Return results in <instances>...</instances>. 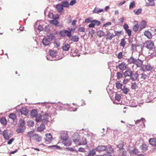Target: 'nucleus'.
Returning <instances> with one entry per match:
<instances>
[{"mask_svg": "<svg viewBox=\"0 0 156 156\" xmlns=\"http://www.w3.org/2000/svg\"><path fill=\"white\" fill-rule=\"evenodd\" d=\"M145 44V47L149 50H151L154 46L153 42L151 40L146 41Z\"/></svg>", "mask_w": 156, "mask_h": 156, "instance_id": "nucleus-1", "label": "nucleus"}, {"mask_svg": "<svg viewBox=\"0 0 156 156\" xmlns=\"http://www.w3.org/2000/svg\"><path fill=\"white\" fill-rule=\"evenodd\" d=\"M60 137L62 140L64 141H66L68 138L67 132L65 131L62 132L61 134Z\"/></svg>", "mask_w": 156, "mask_h": 156, "instance_id": "nucleus-2", "label": "nucleus"}, {"mask_svg": "<svg viewBox=\"0 0 156 156\" xmlns=\"http://www.w3.org/2000/svg\"><path fill=\"white\" fill-rule=\"evenodd\" d=\"M116 69L119 68L120 70L123 71L126 69L127 65L125 62H122L121 64H119L118 66H116Z\"/></svg>", "mask_w": 156, "mask_h": 156, "instance_id": "nucleus-3", "label": "nucleus"}, {"mask_svg": "<svg viewBox=\"0 0 156 156\" xmlns=\"http://www.w3.org/2000/svg\"><path fill=\"white\" fill-rule=\"evenodd\" d=\"M106 150L108 151L107 149V146L105 145H98L96 148V150L98 151H103Z\"/></svg>", "mask_w": 156, "mask_h": 156, "instance_id": "nucleus-4", "label": "nucleus"}, {"mask_svg": "<svg viewBox=\"0 0 156 156\" xmlns=\"http://www.w3.org/2000/svg\"><path fill=\"white\" fill-rule=\"evenodd\" d=\"M138 76L139 74L135 72L133 73V72L130 76V79L131 80L133 81H134L137 80Z\"/></svg>", "mask_w": 156, "mask_h": 156, "instance_id": "nucleus-5", "label": "nucleus"}, {"mask_svg": "<svg viewBox=\"0 0 156 156\" xmlns=\"http://www.w3.org/2000/svg\"><path fill=\"white\" fill-rule=\"evenodd\" d=\"M143 63V61L142 60L139 58H136L133 64H135L137 67H140L142 66Z\"/></svg>", "mask_w": 156, "mask_h": 156, "instance_id": "nucleus-6", "label": "nucleus"}, {"mask_svg": "<svg viewBox=\"0 0 156 156\" xmlns=\"http://www.w3.org/2000/svg\"><path fill=\"white\" fill-rule=\"evenodd\" d=\"M19 111L22 114L25 115H27L29 112V110L25 107H22L21 108L19 109Z\"/></svg>", "mask_w": 156, "mask_h": 156, "instance_id": "nucleus-7", "label": "nucleus"}, {"mask_svg": "<svg viewBox=\"0 0 156 156\" xmlns=\"http://www.w3.org/2000/svg\"><path fill=\"white\" fill-rule=\"evenodd\" d=\"M114 37V35L113 33H111L109 32H108L105 35V37L107 40H111L113 37Z\"/></svg>", "mask_w": 156, "mask_h": 156, "instance_id": "nucleus-8", "label": "nucleus"}, {"mask_svg": "<svg viewBox=\"0 0 156 156\" xmlns=\"http://www.w3.org/2000/svg\"><path fill=\"white\" fill-rule=\"evenodd\" d=\"M133 71L130 69H127L123 73V75L125 77L127 76L130 77Z\"/></svg>", "mask_w": 156, "mask_h": 156, "instance_id": "nucleus-9", "label": "nucleus"}, {"mask_svg": "<svg viewBox=\"0 0 156 156\" xmlns=\"http://www.w3.org/2000/svg\"><path fill=\"white\" fill-rule=\"evenodd\" d=\"M38 114L37 111L36 110L33 109L30 112V116L31 117L34 118L36 117V115Z\"/></svg>", "mask_w": 156, "mask_h": 156, "instance_id": "nucleus-10", "label": "nucleus"}, {"mask_svg": "<svg viewBox=\"0 0 156 156\" xmlns=\"http://www.w3.org/2000/svg\"><path fill=\"white\" fill-rule=\"evenodd\" d=\"M147 22L145 20H142L140 24V29L141 30L144 28L146 26Z\"/></svg>", "mask_w": 156, "mask_h": 156, "instance_id": "nucleus-11", "label": "nucleus"}, {"mask_svg": "<svg viewBox=\"0 0 156 156\" xmlns=\"http://www.w3.org/2000/svg\"><path fill=\"white\" fill-rule=\"evenodd\" d=\"M150 144L152 146L156 147V138H150L149 140Z\"/></svg>", "mask_w": 156, "mask_h": 156, "instance_id": "nucleus-12", "label": "nucleus"}, {"mask_svg": "<svg viewBox=\"0 0 156 156\" xmlns=\"http://www.w3.org/2000/svg\"><path fill=\"white\" fill-rule=\"evenodd\" d=\"M42 42L44 45L46 46L49 44L50 43V41L48 38H47L44 37L43 39Z\"/></svg>", "mask_w": 156, "mask_h": 156, "instance_id": "nucleus-13", "label": "nucleus"}, {"mask_svg": "<svg viewBox=\"0 0 156 156\" xmlns=\"http://www.w3.org/2000/svg\"><path fill=\"white\" fill-rule=\"evenodd\" d=\"M143 66H145L146 70L148 71H151L154 68V66H151L150 64H147V65H144Z\"/></svg>", "mask_w": 156, "mask_h": 156, "instance_id": "nucleus-14", "label": "nucleus"}, {"mask_svg": "<svg viewBox=\"0 0 156 156\" xmlns=\"http://www.w3.org/2000/svg\"><path fill=\"white\" fill-rule=\"evenodd\" d=\"M52 136L51 133H47L46 134V137L45 138V140L46 141L49 142L52 140Z\"/></svg>", "mask_w": 156, "mask_h": 156, "instance_id": "nucleus-15", "label": "nucleus"}, {"mask_svg": "<svg viewBox=\"0 0 156 156\" xmlns=\"http://www.w3.org/2000/svg\"><path fill=\"white\" fill-rule=\"evenodd\" d=\"M148 146L147 144H143L140 146V148L141 149L142 151L144 152L148 150Z\"/></svg>", "mask_w": 156, "mask_h": 156, "instance_id": "nucleus-16", "label": "nucleus"}, {"mask_svg": "<svg viewBox=\"0 0 156 156\" xmlns=\"http://www.w3.org/2000/svg\"><path fill=\"white\" fill-rule=\"evenodd\" d=\"M71 41L73 42H77L79 41V36L77 35H73L71 37Z\"/></svg>", "mask_w": 156, "mask_h": 156, "instance_id": "nucleus-17", "label": "nucleus"}, {"mask_svg": "<svg viewBox=\"0 0 156 156\" xmlns=\"http://www.w3.org/2000/svg\"><path fill=\"white\" fill-rule=\"evenodd\" d=\"M144 35H145L147 38L149 39H150L152 38V35L151 32L147 30L145 31L144 32Z\"/></svg>", "mask_w": 156, "mask_h": 156, "instance_id": "nucleus-18", "label": "nucleus"}, {"mask_svg": "<svg viewBox=\"0 0 156 156\" xmlns=\"http://www.w3.org/2000/svg\"><path fill=\"white\" fill-rule=\"evenodd\" d=\"M67 105V104H60L59 105H58L57 107L60 110H64L66 109V108L65 107Z\"/></svg>", "mask_w": 156, "mask_h": 156, "instance_id": "nucleus-19", "label": "nucleus"}, {"mask_svg": "<svg viewBox=\"0 0 156 156\" xmlns=\"http://www.w3.org/2000/svg\"><path fill=\"white\" fill-rule=\"evenodd\" d=\"M35 121L37 122L41 121L42 120V115L40 114H37L36 117H35Z\"/></svg>", "mask_w": 156, "mask_h": 156, "instance_id": "nucleus-20", "label": "nucleus"}, {"mask_svg": "<svg viewBox=\"0 0 156 156\" xmlns=\"http://www.w3.org/2000/svg\"><path fill=\"white\" fill-rule=\"evenodd\" d=\"M56 8L58 12H61L63 9V7L61 4H58L56 5Z\"/></svg>", "mask_w": 156, "mask_h": 156, "instance_id": "nucleus-21", "label": "nucleus"}, {"mask_svg": "<svg viewBox=\"0 0 156 156\" xmlns=\"http://www.w3.org/2000/svg\"><path fill=\"white\" fill-rule=\"evenodd\" d=\"M3 136L6 140H8L9 139V137L8 134L6 130H4L2 133Z\"/></svg>", "mask_w": 156, "mask_h": 156, "instance_id": "nucleus-22", "label": "nucleus"}, {"mask_svg": "<svg viewBox=\"0 0 156 156\" xmlns=\"http://www.w3.org/2000/svg\"><path fill=\"white\" fill-rule=\"evenodd\" d=\"M47 59L48 60L50 61H55V60H58L60 59V58H55V57H51L49 55H47L46 56Z\"/></svg>", "mask_w": 156, "mask_h": 156, "instance_id": "nucleus-23", "label": "nucleus"}, {"mask_svg": "<svg viewBox=\"0 0 156 156\" xmlns=\"http://www.w3.org/2000/svg\"><path fill=\"white\" fill-rule=\"evenodd\" d=\"M70 47V46L68 44H65L62 47V48L63 51H67L69 50Z\"/></svg>", "mask_w": 156, "mask_h": 156, "instance_id": "nucleus-24", "label": "nucleus"}, {"mask_svg": "<svg viewBox=\"0 0 156 156\" xmlns=\"http://www.w3.org/2000/svg\"><path fill=\"white\" fill-rule=\"evenodd\" d=\"M49 53V55L52 57H55V58H57L56 57V51L52 50H50Z\"/></svg>", "mask_w": 156, "mask_h": 156, "instance_id": "nucleus-25", "label": "nucleus"}, {"mask_svg": "<svg viewBox=\"0 0 156 156\" xmlns=\"http://www.w3.org/2000/svg\"><path fill=\"white\" fill-rule=\"evenodd\" d=\"M136 58H134L133 56H132L129 58L128 59L127 61L130 64H134Z\"/></svg>", "mask_w": 156, "mask_h": 156, "instance_id": "nucleus-26", "label": "nucleus"}, {"mask_svg": "<svg viewBox=\"0 0 156 156\" xmlns=\"http://www.w3.org/2000/svg\"><path fill=\"white\" fill-rule=\"evenodd\" d=\"M23 127H19L16 130V132L18 133H22L24 132L25 129Z\"/></svg>", "mask_w": 156, "mask_h": 156, "instance_id": "nucleus-27", "label": "nucleus"}, {"mask_svg": "<svg viewBox=\"0 0 156 156\" xmlns=\"http://www.w3.org/2000/svg\"><path fill=\"white\" fill-rule=\"evenodd\" d=\"M109 149V151H110V152H107L106 154H105L103 155L104 156H112L111 153L113 152V149L111 147H110Z\"/></svg>", "mask_w": 156, "mask_h": 156, "instance_id": "nucleus-28", "label": "nucleus"}, {"mask_svg": "<svg viewBox=\"0 0 156 156\" xmlns=\"http://www.w3.org/2000/svg\"><path fill=\"white\" fill-rule=\"evenodd\" d=\"M61 5L63 7L68 8L69 7V4L67 1L62 2Z\"/></svg>", "mask_w": 156, "mask_h": 156, "instance_id": "nucleus-29", "label": "nucleus"}, {"mask_svg": "<svg viewBox=\"0 0 156 156\" xmlns=\"http://www.w3.org/2000/svg\"><path fill=\"white\" fill-rule=\"evenodd\" d=\"M145 119L144 118H141L140 119L137 120L135 122L136 124L140 123V124H144Z\"/></svg>", "mask_w": 156, "mask_h": 156, "instance_id": "nucleus-30", "label": "nucleus"}, {"mask_svg": "<svg viewBox=\"0 0 156 156\" xmlns=\"http://www.w3.org/2000/svg\"><path fill=\"white\" fill-rule=\"evenodd\" d=\"M47 36L48 37V38L50 41L53 40L55 38V34L52 33H51L49 35H48Z\"/></svg>", "mask_w": 156, "mask_h": 156, "instance_id": "nucleus-31", "label": "nucleus"}, {"mask_svg": "<svg viewBox=\"0 0 156 156\" xmlns=\"http://www.w3.org/2000/svg\"><path fill=\"white\" fill-rule=\"evenodd\" d=\"M25 124V121L24 120L20 119L19 120V126L24 127Z\"/></svg>", "mask_w": 156, "mask_h": 156, "instance_id": "nucleus-32", "label": "nucleus"}, {"mask_svg": "<svg viewBox=\"0 0 156 156\" xmlns=\"http://www.w3.org/2000/svg\"><path fill=\"white\" fill-rule=\"evenodd\" d=\"M97 34L99 37H101L105 35V32L102 30H100L98 31Z\"/></svg>", "mask_w": 156, "mask_h": 156, "instance_id": "nucleus-33", "label": "nucleus"}, {"mask_svg": "<svg viewBox=\"0 0 156 156\" xmlns=\"http://www.w3.org/2000/svg\"><path fill=\"white\" fill-rule=\"evenodd\" d=\"M9 118L12 119L14 121L16 119V116L15 113H12L9 115Z\"/></svg>", "mask_w": 156, "mask_h": 156, "instance_id": "nucleus-34", "label": "nucleus"}, {"mask_svg": "<svg viewBox=\"0 0 156 156\" xmlns=\"http://www.w3.org/2000/svg\"><path fill=\"white\" fill-rule=\"evenodd\" d=\"M126 43V42L125 41V39L122 38L121 40V42L120 43V46L124 48Z\"/></svg>", "mask_w": 156, "mask_h": 156, "instance_id": "nucleus-35", "label": "nucleus"}, {"mask_svg": "<svg viewBox=\"0 0 156 156\" xmlns=\"http://www.w3.org/2000/svg\"><path fill=\"white\" fill-rule=\"evenodd\" d=\"M1 123L3 125H5L7 124V120L4 117L2 118L0 120Z\"/></svg>", "mask_w": 156, "mask_h": 156, "instance_id": "nucleus-36", "label": "nucleus"}, {"mask_svg": "<svg viewBox=\"0 0 156 156\" xmlns=\"http://www.w3.org/2000/svg\"><path fill=\"white\" fill-rule=\"evenodd\" d=\"M45 128V125L43 124H41L40 126L37 128V130L38 131H41L44 130Z\"/></svg>", "mask_w": 156, "mask_h": 156, "instance_id": "nucleus-37", "label": "nucleus"}, {"mask_svg": "<svg viewBox=\"0 0 156 156\" xmlns=\"http://www.w3.org/2000/svg\"><path fill=\"white\" fill-rule=\"evenodd\" d=\"M50 23L54 25H56L59 23V22L56 20H53L50 21Z\"/></svg>", "mask_w": 156, "mask_h": 156, "instance_id": "nucleus-38", "label": "nucleus"}, {"mask_svg": "<svg viewBox=\"0 0 156 156\" xmlns=\"http://www.w3.org/2000/svg\"><path fill=\"white\" fill-rule=\"evenodd\" d=\"M122 92L125 94H127L128 92L129 91V89L128 88H126V86H124L123 88L122 89Z\"/></svg>", "mask_w": 156, "mask_h": 156, "instance_id": "nucleus-39", "label": "nucleus"}, {"mask_svg": "<svg viewBox=\"0 0 156 156\" xmlns=\"http://www.w3.org/2000/svg\"><path fill=\"white\" fill-rule=\"evenodd\" d=\"M123 73H122V72H118L117 73V77L118 79H120L122 77Z\"/></svg>", "mask_w": 156, "mask_h": 156, "instance_id": "nucleus-40", "label": "nucleus"}, {"mask_svg": "<svg viewBox=\"0 0 156 156\" xmlns=\"http://www.w3.org/2000/svg\"><path fill=\"white\" fill-rule=\"evenodd\" d=\"M48 119H42V120H41L42 123L41 124H43L44 125H45V124H46L48 123Z\"/></svg>", "mask_w": 156, "mask_h": 156, "instance_id": "nucleus-41", "label": "nucleus"}, {"mask_svg": "<svg viewBox=\"0 0 156 156\" xmlns=\"http://www.w3.org/2000/svg\"><path fill=\"white\" fill-rule=\"evenodd\" d=\"M133 11L135 14L138 15L142 11V9L141 8H139L137 10L134 9Z\"/></svg>", "mask_w": 156, "mask_h": 156, "instance_id": "nucleus-42", "label": "nucleus"}, {"mask_svg": "<svg viewBox=\"0 0 156 156\" xmlns=\"http://www.w3.org/2000/svg\"><path fill=\"white\" fill-rule=\"evenodd\" d=\"M79 138H80V135L77 133H75L72 137V139L74 138L78 139Z\"/></svg>", "mask_w": 156, "mask_h": 156, "instance_id": "nucleus-43", "label": "nucleus"}, {"mask_svg": "<svg viewBox=\"0 0 156 156\" xmlns=\"http://www.w3.org/2000/svg\"><path fill=\"white\" fill-rule=\"evenodd\" d=\"M49 148H52L55 150H58L60 148V147L57 145L50 146L48 147Z\"/></svg>", "mask_w": 156, "mask_h": 156, "instance_id": "nucleus-44", "label": "nucleus"}, {"mask_svg": "<svg viewBox=\"0 0 156 156\" xmlns=\"http://www.w3.org/2000/svg\"><path fill=\"white\" fill-rule=\"evenodd\" d=\"M59 35L61 37H65L66 35V30H61L59 33Z\"/></svg>", "mask_w": 156, "mask_h": 156, "instance_id": "nucleus-45", "label": "nucleus"}, {"mask_svg": "<svg viewBox=\"0 0 156 156\" xmlns=\"http://www.w3.org/2000/svg\"><path fill=\"white\" fill-rule=\"evenodd\" d=\"M95 30L93 29H91L89 31V36H90L91 37H92L93 36V34H94Z\"/></svg>", "mask_w": 156, "mask_h": 156, "instance_id": "nucleus-46", "label": "nucleus"}, {"mask_svg": "<svg viewBox=\"0 0 156 156\" xmlns=\"http://www.w3.org/2000/svg\"><path fill=\"white\" fill-rule=\"evenodd\" d=\"M92 22L95 24V26L96 25L97 26H99L101 23L100 21L96 20H92Z\"/></svg>", "mask_w": 156, "mask_h": 156, "instance_id": "nucleus-47", "label": "nucleus"}, {"mask_svg": "<svg viewBox=\"0 0 156 156\" xmlns=\"http://www.w3.org/2000/svg\"><path fill=\"white\" fill-rule=\"evenodd\" d=\"M122 85L119 82H117L116 83V86L117 89H121Z\"/></svg>", "mask_w": 156, "mask_h": 156, "instance_id": "nucleus-48", "label": "nucleus"}, {"mask_svg": "<svg viewBox=\"0 0 156 156\" xmlns=\"http://www.w3.org/2000/svg\"><path fill=\"white\" fill-rule=\"evenodd\" d=\"M135 5V2L133 1L132 2H131L130 3V4L129 5V9H131L134 7Z\"/></svg>", "mask_w": 156, "mask_h": 156, "instance_id": "nucleus-49", "label": "nucleus"}, {"mask_svg": "<svg viewBox=\"0 0 156 156\" xmlns=\"http://www.w3.org/2000/svg\"><path fill=\"white\" fill-rule=\"evenodd\" d=\"M70 55L71 56L73 57H75L76 56H79L80 55L79 54H77V51H74L73 53L71 52L70 54Z\"/></svg>", "mask_w": 156, "mask_h": 156, "instance_id": "nucleus-50", "label": "nucleus"}, {"mask_svg": "<svg viewBox=\"0 0 156 156\" xmlns=\"http://www.w3.org/2000/svg\"><path fill=\"white\" fill-rule=\"evenodd\" d=\"M82 143L80 144V145H86L87 144V140L85 138H82Z\"/></svg>", "mask_w": 156, "mask_h": 156, "instance_id": "nucleus-51", "label": "nucleus"}, {"mask_svg": "<svg viewBox=\"0 0 156 156\" xmlns=\"http://www.w3.org/2000/svg\"><path fill=\"white\" fill-rule=\"evenodd\" d=\"M137 87V86L135 83H132L131 88L133 90H135Z\"/></svg>", "mask_w": 156, "mask_h": 156, "instance_id": "nucleus-52", "label": "nucleus"}, {"mask_svg": "<svg viewBox=\"0 0 156 156\" xmlns=\"http://www.w3.org/2000/svg\"><path fill=\"white\" fill-rule=\"evenodd\" d=\"M139 29V25L137 24L135 25L133 28V30L135 32L137 31Z\"/></svg>", "mask_w": 156, "mask_h": 156, "instance_id": "nucleus-53", "label": "nucleus"}, {"mask_svg": "<svg viewBox=\"0 0 156 156\" xmlns=\"http://www.w3.org/2000/svg\"><path fill=\"white\" fill-rule=\"evenodd\" d=\"M121 99V96L119 94H116L115 96V99L118 101H120Z\"/></svg>", "mask_w": 156, "mask_h": 156, "instance_id": "nucleus-54", "label": "nucleus"}, {"mask_svg": "<svg viewBox=\"0 0 156 156\" xmlns=\"http://www.w3.org/2000/svg\"><path fill=\"white\" fill-rule=\"evenodd\" d=\"M34 133V130L31 131L27 133V135L30 138H31L32 137H33V136Z\"/></svg>", "mask_w": 156, "mask_h": 156, "instance_id": "nucleus-55", "label": "nucleus"}, {"mask_svg": "<svg viewBox=\"0 0 156 156\" xmlns=\"http://www.w3.org/2000/svg\"><path fill=\"white\" fill-rule=\"evenodd\" d=\"M115 34L114 35V36H119L120 35L122 34V32L121 31H115Z\"/></svg>", "mask_w": 156, "mask_h": 156, "instance_id": "nucleus-56", "label": "nucleus"}, {"mask_svg": "<svg viewBox=\"0 0 156 156\" xmlns=\"http://www.w3.org/2000/svg\"><path fill=\"white\" fill-rule=\"evenodd\" d=\"M96 149H92L90 151L88 154H90V155H94L96 154Z\"/></svg>", "mask_w": 156, "mask_h": 156, "instance_id": "nucleus-57", "label": "nucleus"}, {"mask_svg": "<svg viewBox=\"0 0 156 156\" xmlns=\"http://www.w3.org/2000/svg\"><path fill=\"white\" fill-rule=\"evenodd\" d=\"M117 147L119 148V149L120 150H122L123 149V144H119L117 145H116Z\"/></svg>", "mask_w": 156, "mask_h": 156, "instance_id": "nucleus-58", "label": "nucleus"}, {"mask_svg": "<svg viewBox=\"0 0 156 156\" xmlns=\"http://www.w3.org/2000/svg\"><path fill=\"white\" fill-rule=\"evenodd\" d=\"M131 48L132 50L133 51H136V46L135 44H134L131 43Z\"/></svg>", "mask_w": 156, "mask_h": 156, "instance_id": "nucleus-59", "label": "nucleus"}, {"mask_svg": "<svg viewBox=\"0 0 156 156\" xmlns=\"http://www.w3.org/2000/svg\"><path fill=\"white\" fill-rule=\"evenodd\" d=\"M48 17L50 19L53 18L54 17V13L52 12H49V13L48 15Z\"/></svg>", "mask_w": 156, "mask_h": 156, "instance_id": "nucleus-60", "label": "nucleus"}, {"mask_svg": "<svg viewBox=\"0 0 156 156\" xmlns=\"http://www.w3.org/2000/svg\"><path fill=\"white\" fill-rule=\"evenodd\" d=\"M66 34H67V36L68 37H70L72 36V34L70 31L67 30H66Z\"/></svg>", "mask_w": 156, "mask_h": 156, "instance_id": "nucleus-61", "label": "nucleus"}, {"mask_svg": "<svg viewBox=\"0 0 156 156\" xmlns=\"http://www.w3.org/2000/svg\"><path fill=\"white\" fill-rule=\"evenodd\" d=\"M111 22H108L103 24L102 27H106L108 26L111 25Z\"/></svg>", "mask_w": 156, "mask_h": 156, "instance_id": "nucleus-62", "label": "nucleus"}, {"mask_svg": "<svg viewBox=\"0 0 156 156\" xmlns=\"http://www.w3.org/2000/svg\"><path fill=\"white\" fill-rule=\"evenodd\" d=\"M126 33L128 35L130 36L131 35V31L130 29H127L125 30Z\"/></svg>", "mask_w": 156, "mask_h": 156, "instance_id": "nucleus-63", "label": "nucleus"}, {"mask_svg": "<svg viewBox=\"0 0 156 156\" xmlns=\"http://www.w3.org/2000/svg\"><path fill=\"white\" fill-rule=\"evenodd\" d=\"M141 78L143 79L144 80L146 79L147 77V75L145 74L144 73H142L141 74Z\"/></svg>", "mask_w": 156, "mask_h": 156, "instance_id": "nucleus-64", "label": "nucleus"}]
</instances>
